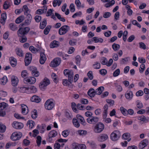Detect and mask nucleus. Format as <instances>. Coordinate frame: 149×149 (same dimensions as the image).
Returning a JSON list of instances; mask_svg holds the SVG:
<instances>
[{
	"label": "nucleus",
	"mask_w": 149,
	"mask_h": 149,
	"mask_svg": "<svg viewBox=\"0 0 149 149\" xmlns=\"http://www.w3.org/2000/svg\"><path fill=\"white\" fill-rule=\"evenodd\" d=\"M6 18V13H3L1 15V20L5 22Z\"/></svg>",
	"instance_id": "59"
},
{
	"label": "nucleus",
	"mask_w": 149,
	"mask_h": 149,
	"mask_svg": "<svg viewBox=\"0 0 149 149\" xmlns=\"http://www.w3.org/2000/svg\"><path fill=\"white\" fill-rule=\"evenodd\" d=\"M28 125H29V127L30 129H32L33 127L35 124L34 122L32 120H28L27 122Z\"/></svg>",
	"instance_id": "46"
},
{
	"label": "nucleus",
	"mask_w": 149,
	"mask_h": 149,
	"mask_svg": "<svg viewBox=\"0 0 149 149\" xmlns=\"http://www.w3.org/2000/svg\"><path fill=\"white\" fill-rule=\"evenodd\" d=\"M75 59L77 64L79 66L80 65V63L81 60V58L80 56L79 55L76 56Z\"/></svg>",
	"instance_id": "56"
},
{
	"label": "nucleus",
	"mask_w": 149,
	"mask_h": 149,
	"mask_svg": "<svg viewBox=\"0 0 149 149\" xmlns=\"http://www.w3.org/2000/svg\"><path fill=\"white\" fill-rule=\"evenodd\" d=\"M63 73L65 76L68 77L69 82L71 84L73 81L74 73L73 71L65 69L64 70Z\"/></svg>",
	"instance_id": "1"
},
{
	"label": "nucleus",
	"mask_w": 149,
	"mask_h": 149,
	"mask_svg": "<svg viewBox=\"0 0 149 149\" xmlns=\"http://www.w3.org/2000/svg\"><path fill=\"white\" fill-rule=\"evenodd\" d=\"M76 116L77 119L80 121L81 123V124L84 125H86V123L85 122L84 118L83 117L79 114H77Z\"/></svg>",
	"instance_id": "26"
},
{
	"label": "nucleus",
	"mask_w": 149,
	"mask_h": 149,
	"mask_svg": "<svg viewBox=\"0 0 149 149\" xmlns=\"http://www.w3.org/2000/svg\"><path fill=\"white\" fill-rule=\"evenodd\" d=\"M88 143L89 144V146L92 148L93 149H96L97 148V145L95 142L92 141L91 142H88Z\"/></svg>",
	"instance_id": "38"
},
{
	"label": "nucleus",
	"mask_w": 149,
	"mask_h": 149,
	"mask_svg": "<svg viewBox=\"0 0 149 149\" xmlns=\"http://www.w3.org/2000/svg\"><path fill=\"white\" fill-rule=\"evenodd\" d=\"M22 136V134L21 132H15L11 134L10 139L13 141H17L19 140Z\"/></svg>",
	"instance_id": "5"
},
{
	"label": "nucleus",
	"mask_w": 149,
	"mask_h": 149,
	"mask_svg": "<svg viewBox=\"0 0 149 149\" xmlns=\"http://www.w3.org/2000/svg\"><path fill=\"white\" fill-rule=\"evenodd\" d=\"M112 48L115 51L118 50L120 47V45L118 44H117L115 43H113L112 45Z\"/></svg>",
	"instance_id": "42"
},
{
	"label": "nucleus",
	"mask_w": 149,
	"mask_h": 149,
	"mask_svg": "<svg viewBox=\"0 0 149 149\" xmlns=\"http://www.w3.org/2000/svg\"><path fill=\"white\" fill-rule=\"evenodd\" d=\"M59 42L54 40L50 44V48H53L55 47H57L59 46Z\"/></svg>",
	"instance_id": "25"
},
{
	"label": "nucleus",
	"mask_w": 149,
	"mask_h": 149,
	"mask_svg": "<svg viewBox=\"0 0 149 149\" xmlns=\"http://www.w3.org/2000/svg\"><path fill=\"white\" fill-rule=\"evenodd\" d=\"M108 138V136L106 134H103L98 137V140L100 142H103L107 140Z\"/></svg>",
	"instance_id": "16"
},
{
	"label": "nucleus",
	"mask_w": 149,
	"mask_h": 149,
	"mask_svg": "<svg viewBox=\"0 0 149 149\" xmlns=\"http://www.w3.org/2000/svg\"><path fill=\"white\" fill-rule=\"evenodd\" d=\"M47 24V21L46 19H44L42 22H40V28L41 29H43L46 26Z\"/></svg>",
	"instance_id": "41"
},
{
	"label": "nucleus",
	"mask_w": 149,
	"mask_h": 149,
	"mask_svg": "<svg viewBox=\"0 0 149 149\" xmlns=\"http://www.w3.org/2000/svg\"><path fill=\"white\" fill-rule=\"evenodd\" d=\"M19 79L17 77L15 76H13L11 77V84L14 86H16L18 84Z\"/></svg>",
	"instance_id": "15"
},
{
	"label": "nucleus",
	"mask_w": 149,
	"mask_h": 149,
	"mask_svg": "<svg viewBox=\"0 0 149 149\" xmlns=\"http://www.w3.org/2000/svg\"><path fill=\"white\" fill-rule=\"evenodd\" d=\"M99 120V118L97 117L92 116L91 117H88L86 119V121L89 124H94L98 122Z\"/></svg>",
	"instance_id": "10"
},
{
	"label": "nucleus",
	"mask_w": 149,
	"mask_h": 149,
	"mask_svg": "<svg viewBox=\"0 0 149 149\" xmlns=\"http://www.w3.org/2000/svg\"><path fill=\"white\" fill-rule=\"evenodd\" d=\"M31 100L32 102L38 103L40 102L41 99L38 96L34 95L31 97Z\"/></svg>",
	"instance_id": "23"
},
{
	"label": "nucleus",
	"mask_w": 149,
	"mask_h": 149,
	"mask_svg": "<svg viewBox=\"0 0 149 149\" xmlns=\"http://www.w3.org/2000/svg\"><path fill=\"white\" fill-rule=\"evenodd\" d=\"M7 80V77L6 76H4L0 79V84L2 85H4L6 83Z\"/></svg>",
	"instance_id": "32"
},
{
	"label": "nucleus",
	"mask_w": 149,
	"mask_h": 149,
	"mask_svg": "<svg viewBox=\"0 0 149 149\" xmlns=\"http://www.w3.org/2000/svg\"><path fill=\"white\" fill-rule=\"evenodd\" d=\"M31 116L32 118L33 119H35L37 117V113L36 110L34 109L33 111H31Z\"/></svg>",
	"instance_id": "39"
},
{
	"label": "nucleus",
	"mask_w": 149,
	"mask_h": 149,
	"mask_svg": "<svg viewBox=\"0 0 149 149\" xmlns=\"http://www.w3.org/2000/svg\"><path fill=\"white\" fill-rule=\"evenodd\" d=\"M51 26H48L45 28L44 31V33L45 35H47L48 34L51 29Z\"/></svg>",
	"instance_id": "52"
},
{
	"label": "nucleus",
	"mask_w": 149,
	"mask_h": 149,
	"mask_svg": "<svg viewBox=\"0 0 149 149\" xmlns=\"http://www.w3.org/2000/svg\"><path fill=\"white\" fill-rule=\"evenodd\" d=\"M54 103L52 99H48L47 100L45 104V107L46 109L48 110L52 109L54 107Z\"/></svg>",
	"instance_id": "3"
},
{
	"label": "nucleus",
	"mask_w": 149,
	"mask_h": 149,
	"mask_svg": "<svg viewBox=\"0 0 149 149\" xmlns=\"http://www.w3.org/2000/svg\"><path fill=\"white\" fill-rule=\"evenodd\" d=\"M63 1V0H54L53 2V5L54 7H56L57 5L59 6Z\"/></svg>",
	"instance_id": "30"
},
{
	"label": "nucleus",
	"mask_w": 149,
	"mask_h": 149,
	"mask_svg": "<svg viewBox=\"0 0 149 149\" xmlns=\"http://www.w3.org/2000/svg\"><path fill=\"white\" fill-rule=\"evenodd\" d=\"M120 109L121 112L124 115L127 116V111L126 109L122 107H121Z\"/></svg>",
	"instance_id": "48"
},
{
	"label": "nucleus",
	"mask_w": 149,
	"mask_h": 149,
	"mask_svg": "<svg viewBox=\"0 0 149 149\" xmlns=\"http://www.w3.org/2000/svg\"><path fill=\"white\" fill-rule=\"evenodd\" d=\"M137 119L139 120H141L143 122H145L146 120V117L144 116H141L137 117Z\"/></svg>",
	"instance_id": "58"
},
{
	"label": "nucleus",
	"mask_w": 149,
	"mask_h": 149,
	"mask_svg": "<svg viewBox=\"0 0 149 149\" xmlns=\"http://www.w3.org/2000/svg\"><path fill=\"white\" fill-rule=\"evenodd\" d=\"M70 131L69 130H65L62 132V135L64 137H67L69 134Z\"/></svg>",
	"instance_id": "53"
},
{
	"label": "nucleus",
	"mask_w": 149,
	"mask_h": 149,
	"mask_svg": "<svg viewBox=\"0 0 149 149\" xmlns=\"http://www.w3.org/2000/svg\"><path fill=\"white\" fill-rule=\"evenodd\" d=\"M28 91L29 92L30 91L31 93H35L37 91V88L33 86H31L29 87H28Z\"/></svg>",
	"instance_id": "36"
},
{
	"label": "nucleus",
	"mask_w": 149,
	"mask_h": 149,
	"mask_svg": "<svg viewBox=\"0 0 149 149\" xmlns=\"http://www.w3.org/2000/svg\"><path fill=\"white\" fill-rule=\"evenodd\" d=\"M120 73V70L119 69H117L113 73V76L114 77H116L118 76Z\"/></svg>",
	"instance_id": "55"
},
{
	"label": "nucleus",
	"mask_w": 149,
	"mask_h": 149,
	"mask_svg": "<svg viewBox=\"0 0 149 149\" xmlns=\"http://www.w3.org/2000/svg\"><path fill=\"white\" fill-rule=\"evenodd\" d=\"M32 58V55L29 53H27L24 59L25 65L28 66L31 62Z\"/></svg>",
	"instance_id": "13"
},
{
	"label": "nucleus",
	"mask_w": 149,
	"mask_h": 149,
	"mask_svg": "<svg viewBox=\"0 0 149 149\" xmlns=\"http://www.w3.org/2000/svg\"><path fill=\"white\" fill-rule=\"evenodd\" d=\"M115 1L114 0H112L111 1L108 3L104 5V6L106 8H108L111 6H112L114 4Z\"/></svg>",
	"instance_id": "44"
},
{
	"label": "nucleus",
	"mask_w": 149,
	"mask_h": 149,
	"mask_svg": "<svg viewBox=\"0 0 149 149\" xmlns=\"http://www.w3.org/2000/svg\"><path fill=\"white\" fill-rule=\"evenodd\" d=\"M10 28L13 31H15L17 30V27L16 25L13 24H10Z\"/></svg>",
	"instance_id": "51"
},
{
	"label": "nucleus",
	"mask_w": 149,
	"mask_h": 149,
	"mask_svg": "<svg viewBox=\"0 0 149 149\" xmlns=\"http://www.w3.org/2000/svg\"><path fill=\"white\" fill-rule=\"evenodd\" d=\"M78 132L80 135L82 136H85L87 133V132L86 130H78Z\"/></svg>",
	"instance_id": "57"
},
{
	"label": "nucleus",
	"mask_w": 149,
	"mask_h": 149,
	"mask_svg": "<svg viewBox=\"0 0 149 149\" xmlns=\"http://www.w3.org/2000/svg\"><path fill=\"white\" fill-rule=\"evenodd\" d=\"M92 41H94L95 43L99 42L102 43L103 42V40L101 38H99L97 37H93L92 39Z\"/></svg>",
	"instance_id": "28"
},
{
	"label": "nucleus",
	"mask_w": 149,
	"mask_h": 149,
	"mask_svg": "<svg viewBox=\"0 0 149 149\" xmlns=\"http://www.w3.org/2000/svg\"><path fill=\"white\" fill-rule=\"evenodd\" d=\"M72 123L76 127H79L80 124L76 118H74L72 120Z\"/></svg>",
	"instance_id": "35"
},
{
	"label": "nucleus",
	"mask_w": 149,
	"mask_h": 149,
	"mask_svg": "<svg viewBox=\"0 0 149 149\" xmlns=\"http://www.w3.org/2000/svg\"><path fill=\"white\" fill-rule=\"evenodd\" d=\"M41 137L40 136H38L37 137L36 143L38 146H39L41 142Z\"/></svg>",
	"instance_id": "63"
},
{
	"label": "nucleus",
	"mask_w": 149,
	"mask_h": 149,
	"mask_svg": "<svg viewBox=\"0 0 149 149\" xmlns=\"http://www.w3.org/2000/svg\"><path fill=\"white\" fill-rule=\"evenodd\" d=\"M125 96L128 100H131L133 97L132 92L130 91H127L125 94Z\"/></svg>",
	"instance_id": "18"
},
{
	"label": "nucleus",
	"mask_w": 149,
	"mask_h": 149,
	"mask_svg": "<svg viewBox=\"0 0 149 149\" xmlns=\"http://www.w3.org/2000/svg\"><path fill=\"white\" fill-rule=\"evenodd\" d=\"M18 88L19 91L20 92L22 93H28L29 92V91H28V87H19Z\"/></svg>",
	"instance_id": "31"
},
{
	"label": "nucleus",
	"mask_w": 149,
	"mask_h": 149,
	"mask_svg": "<svg viewBox=\"0 0 149 149\" xmlns=\"http://www.w3.org/2000/svg\"><path fill=\"white\" fill-rule=\"evenodd\" d=\"M24 19V17L21 15L17 17L15 20V22L17 24H19L22 22Z\"/></svg>",
	"instance_id": "33"
},
{
	"label": "nucleus",
	"mask_w": 149,
	"mask_h": 149,
	"mask_svg": "<svg viewBox=\"0 0 149 149\" xmlns=\"http://www.w3.org/2000/svg\"><path fill=\"white\" fill-rule=\"evenodd\" d=\"M136 106L139 109H141L143 108V104L139 101H138L136 102Z\"/></svg>",
	"instance_id": "47"
},
{
	"label": "nucleus",
	"mask_w": 149,
	"mask_h": 149,
	"mask_svg": "<svg viewBox=\"0 0 149 149\" xmlns=\"http://www.w3.org/2000/svg\"><path fill=\"white\" fill-rule=\"evenodd\" d=\"M75 3L78 8H80L81 7V3L79 0H75Z\"/></svg>",
	"instance_id": "62"
},
{
	"label": "nucleus",
	"mask_w": 149,
	"mask_h": 149,
	"mask_svg": "<svg viewBox=\"0 0 149 149\" xmlns=\"http://www.w3.org/2000/svg\"><path fill=\"white\" fill-rule=\"evenodd\" d=\"M30 70L31 71L32 75L35 77H38L39 75V73L37 70V68L33 66H31L29 68Z\"/></svg>",
	"instance_id": "14"
},
{
	"label": "nucleus",
	"mask_w": 149,
	"mask_h": 149,
	"mask_svg": "<svg viewBox=\"0 0 149 149\" xmlns=\"http://www.w3.org/2000/svg\"><path fill=\"white\" fill-rule=\"evenodd\" d=\"M6 126L1 123H0V132H4L6 131Z\"/></svg>",
	"instance_id": "43"
},
{
	"label": "nucleus",
	"mask_w": 149,
	"mask_h": 149,
	"mask_svg": "<svg viewBox=\"0 0 149 149\" xmlns=\"http://www.w3.org/2000/svg\"><path fill=\"white\" fill-rule=\"evenodd\" d=\"M111 15V13L109 12H106L103 14V17L105 18L109 17Z\"/></svg>",
	"instance_id": "64"
},
{
	"label": "nucleus",
	"mask_w": 149,
	"mask_h": 149,
	"mask_svg": "<svg viewBox=\"0 0 149 149\" xmlns=\"http://www.w3.org/2000/svg\"><path fill=\"white\" fill-rule=\"evenodd\" d=\"M46 60V56L44 53H40V63L41 64H43Z\"/></svg>",
	"instance_id": "20"
},
{
	"label": "nucleus",
	"mask_w": 149,
	"mask_h": 149,
	"mask_svg": "<svg viewBox=\"0 0 149 149\" xmlns=\"http://www.w3.org/2000/svg\"><path fill=\"white\" fill-rule=\"evenodd\" d=\"M148 141L147 139H145L141 141L139 145V147L140 149H143L148 145Z\"/></svg>",
	"instance_id": "17"
},
{
	"label": "nucleus",
	"mask_w": 149,
	"mask_h": 149,
	"mask_svg": "<svg viewBox=\"0 0 149 149\" xmlns=\"http://www.w3.org/2000/svg\"><path fill=\"white\" fill-rule=\"evenodd\" d=\"M61 61V59L60 58H55L51 62L50 66L52 67H56L60 65Z\"/></svg>",
	"instance_id": "9"
},
{
	"label": "nucleus",
	"mask_w": 149,
	"mask_h": 149,
	"mask_svg": "<svg viewBox=\"0 0 149 149\" xmlns=\"http://www.w3.org/2000/svg\"><path fill=\"white\" fill-rule=\"evenodd\" d=\"M12 127L16 129H21L24 127L23 124L21 123L14 121L11 124Z\"/></svg>",
	"instance_id": "12"
},
{
	"label": "nucleus",
	"mask_w": 149,
	"mask_h": 149,
	"mask_svg": "<svg viewBox=\"0 0 149 149\" xmlns=\"http://www.w3.org/2000/svg\"><path fill=\"white\" fill-rule=\"evenodd\" d=\"M57 135L56 132L55 130L50 131L48 134V136L50 137H54Z\"/></svg>",
	"instance_id": "40"
},
{
	"label": "nucleus",
	"mask_w": 149,
	"mask_h": 149,
	"mask_svg": "<svg viewBox=\"0 0 149 149\" xmlns=\"http://www.w3.org/2000/svg\"><path fill=\"white\" fill-rule=\"evenodd\" d=\"M29 30L30 29L27 27L20 28L17 31V34L19 36L22 37V36L27 34Z\"/></svg>",
	"instance_id": "6"
},
{
	"label": "nucleus",
	"mask_w": 149,
	"mask_h": 149,
	"mask_svg": "<svg viewBox=\"0 0 149 149\" xmlns=\"http://www.w3.org/2000/svg\"><path fill=\"white\" fill-rule=\"evenodd\" d=\"M50 84L49 80L47 78L45 77L40 83L39 87L40 88L43 90L45 87L47 86Z\"/></svg>",
	"instance_id": "7"
},
{
	"label": "nucleus",
	"mask_w": 149,
	"mask_h": 149,
	"mask_svg": "<svg viewBox=\"0 0 149 149\" xmlns=\"http://www.w3.org/2000/svg\"><path fill=\"white\" fill-rule=\"evenodd\" d=\"M7 107V104L4 102L0 103V110H3Z\"/></svg>",
	"instance_id": "49"
},
{
	"label": "nucleus",
	"mask_w": 149,
	"mask_h": 149,
	"mask_svg": "<svg viewBox=\"0 0 149 149\" xmlns=\"http://www.w3.org/2000/svg\"><path fill=\"white\" fill-rule=\"evenodd\" d=\"M94 69H98L100 68V63L96 62L95 63V64L93 65Z\"/></svg>",
	"instance_id": "45"
},
{
	"label": "nucleus",
	"mask_w": 149,
	"mask_h": 149,
	"mask_svg": "<svg viewBox=\"0 0 149 149\" xmlns=\"http://www.w3.org/2000/svg\"><path fill=\"white\" fill-rule=\"evenodd\" d=\"M10 64L13 67H15L17 64L16 59L13 57H10Z\"/></svg>",
	"instance_id": "22"
},
{
	"label": "nucleus",
	"mask_w": 149,
	"mask_h": 149,
	"mask_svg": "<svg viewBox=\"0 0 149 149\" xmlns=\"http://www.w3.org/2000/svg\"><path fill=\"white\" fill-rule=\"evenodd\" d=\"M130 136V134L129 133H126L124 134L122 136V138L124 139H127Z\"/></svg>",
	"instance_id": "50"
},
{
	"label": "nucleus",
	"mask_w": 149,
	"mask_h": 149,
	"mask_svg": "<svg viewBox=\"0 0 149 149\" xmlns=\"http://www.w3.org/2000/svg\"><path fill=\"white\" fill-rule=\"evenodd\" d=\"M24 80L26 83L29 84H33L35 83L36 81V79L33 77H30L25 78Z\"/></svg>",
	"instance_id": "19"
},
{
	"label": "nucleus",
	"mask_w": 149,
	"mask_h": 149,
	"mask_svg": "<svg viewBox=\"0 0 149 149\" xmlns=\"http://www.w3.org/2000/svg\"><path fill=\"white\" fill-rule=\"evenodd\" d=\"M121 136V134L119 131L118 130H115L110 135V138L113 141L117 140Z\"/></svg>",
	"instance_id": "4"
},
{
	"label": "nucleus",
	"mask_w": 149,
	"mask_h": 149,
	"mask_svg": "<svg viewBox=\"0 0 149 149\" xmlns=\"http://www.w3.org/2000/svg\"><path fill=\"white\" fill-rule=\"evenodd\" d=\"M128 57H125L124 58H123L120 61V63L121 64H124L126 63L128 61Z\"/></svg>",
	"instance_id": "60"
},
{
	"label": "nucleus",
	"mask_w": 149,
	"mask_h": 149,
	"mask_svg": "<svg viewBox=\"0 0 149 149\" xmlns=\"http://www.w3.org/2000/svg\"><path fill=\"white\" fill-rule=\"evenodd\" d=\"M96 94V92L93 88L89 89L88 92V94L91 97H94Z\"/></svg>",
	"instance_id": "24"
},
{
	"label": "nucleus",
	"mask_w": 149,
	"mask_h": 149,
	"mask_svg": "<svg viewBox=\"0 0 149 149\" xmlns=\"http://www.w3.org/2000/svg\"><path fill=\"white\" fill-rule=\"evenodd\" d=\"M70 29L69 26L65 25L61 27L58 30V33L61 35H63L66 33Z\"/></svg>",
	"instance_id": "8"
},
{
	"label": "nucleus",
	"mask_w": 149,
	"mask_h": 149,
	"mask_svg": "<svg viewBox=\"0 0 149 149\" xmlns=\"http://www.w3.org/2000/svg\"><path fill=\"white\" fill-rule=\"evenodd\" d=\"M104 128V125L102 123H99L96 125L93 130L95 133H100L103 130Z\"/></svg>",
	"instance_id": "2"
},
{
	"label": "nucleus",
	"mask_w": 149,
	"mask_h": 149,
	"mask_svg": "<svg viewBox=\"0 0 149 149\" xmlns=\"http://www.w3.org/2000/svg\"><path fill=\"white\" fill-rule=\"evenodd\" d=\"M106 101L107 103L109 104L110 106H113L114 104V101L111 99H107Z\"/></svg>",
	"instance_id": "54"
},
{
	"label": "nucleus",
	"mask_w": 149,
	"mask_h": 149,
	"mask_svg": "<svg viewBox=\"0 0 149 149\" xmlns=\"http://www.w3.org/2000/svg\"><path fill=\"white\" fill-rule=\"evenodd\" d=\"M15 51L16 54L18 56L20 57H22L24 55V53L22 50L19 48H17L15 49Z\"/></svg>",
	"instance_id": "27"
},
{
	"label": "nucleus",
	"mask_w": 149,
	"mask_h": 149,
	"mask_svg": "<svg viewBox=\"0 0 149 149\" xmlns=\"http://www.w3.org/2000/svg\"><path fill=\"white\" fill-rule=\"evenodd\" d=\"M22 113L24 115H26L28 113V107L24 104H21Z\"/></svg>",
	"instance_id": "21"
},
{
	"label": "nucleus",
	"mask_w": 149,
	"mask_h": 149,
	"mask_svg": "<svg viewBox=\"0 0 149 149\" xmlns=\"http://www.w3.org/2000/svg\"><path fill=\"white\" fill-rule=\"evenodd\" d=\"M104 88L103 86H100L95 90V92H96V94L98 95L101 94L102 92L104 91Z\"/></svg>",
	"instance_id": "34"
},
{
	"label": "nucleus",
	"mask_w": 149,
	"mask_h": 149,
	"mask_svg": "<svg viewBox=\"0 0 149 149\" xmlns=\"http://www.w3.org/2000/svg\"><path fill=\"white\" fill-rule=\"evenodd\" d=\"M29 49L33 53H36L37 52H40V48L36 49L32 46H30L29 47Z\"/></svg>",
	"instance_id": "29"
},
{
	"label": "nucleus",
	"mask_w": 149,
	"mask_h": 149,
	"mask_svg": "<svg viewBox=\"0 0 149 149\" xmlns=\"http://www.w3.org/2000/svg\"><path fill=\"white\" fill-rule=\"evenodd\" d=\"M86 145L84 144H79L76 143H74L72 144V149H86Z\"/></svg>",
	"instance_id": "11"
},
{
	"label": "nucleus",
	"mask_w": 149,
	"mask_h": 149,
	"mask_svg": "<svg viewBox=\"0 0 149 149\" xmlns=\"http://www.w3.org/2000/svg\"><path fill=\"white\" fill-rule=\"evenodd\" d=\"M27 18H28L24 21V24L26 25H28L30 24L32 18L31 16L30 15H29V17H27Z\"/></svg>",
	"instance_id": "37"
},
{
	"label": "nucleus",
	"mask_w": 149,
	"mask_h": 149,
	"mask_svg": "<svg viewBox=\"0 0 149 149\" xmlns=\"http://www.w3.org/2000/svg\"><path fill=\"white\" fill-rule=\"evenodd\" d=\"M87 75L90 80H92L93 79V76L92 71H89L87 73Z\"/></svg>",
	"instance_id": "61"
}]
</instances>
